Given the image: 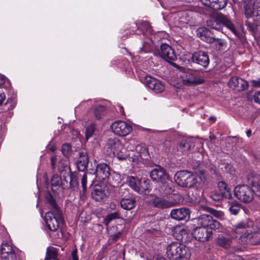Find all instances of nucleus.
Here are the masks:
<instances>
[{
    "instance_id": "nucleus-31",
    "label": "nucleus",
    "mask_w": 260,
    "mask_h": 260,
    "mask_svg": "<svg viewBox=\"0 0 260 260\" xmlns=\"http://www.w3.org/2000/svg\"><path fill=\"white\" fill-rule=\"evenodd\" d=\"M108 146L113 152L114 154L118 153L122 148V145L121 142L116 139H109L108 143Z\"/></svg>"
},
{
    "instance_id": "nucleus-16",
    "label": "nucleus",
    "mask_w": 260,
    "mask_h": 260,
    "mask_svg": "<svg viewBox=\"0 0 260 260\" xmlns=\"http://www.w3.org/2000/svg\"><path fill=\"white\" fill-rule=\"evenodd\" d=\"M190 210L187 208L174 209L171 210L170 216L172 219L178 221H187L189 219Z\"/></svg>"
},
{
    "instance_id": "nucleus-38",
    "label": "nucleus",
    "mask_w": 260,
    "mask_h": 260,
    "mask_svg": "<svg viewBox=\"0 0 260 260\" xmlns=\"http://www.w3.org/2000/svg\"><path fill=\"white\" fill-rule=\"evenodd\" d=\"M217 242L219 246L225 249H228L231 247L232 241L230 238L221 236L218 238Z\"/></svg>"
},
{
    "instance_id": "nucleus-6",
    "label": "nucleus",
    "mask_w": 260,
    "mask_h": 260,
    "mask_svg": "<svg viewBox=\"0 0 260 260\" xmlns=\"http://www.w3.org/2000/svg\"><path fill=\"white\" fill-rule=\"evenodd\" d=\"M234 193L237 199L245 203L251 202L254 197V190L246 185L236 186L234 189Z\"/></svg>"
},
{
    "instance_id": "nucleus-49",
    "label": "nucleus",
    "mask_w": 260,
    "mask_h": 260,
    "mask_svg": "<svg viewBox=\"0 0 260 260\" xmlns=\"http://www.w3.org/2000/svg\"><path fill=\"white\" fill-rule=\"evenodd\" d=\"M122 234V232H119L116 234L111 235L109 237V240H111L112 242H116L121 237Z\"/></svg>"
},
{
    "instance_id": "nucleus-57",
    "label": "nucleus",
    "mask_w": 260,
    "mask_h": 260,
    "mask_svg": "<svg viewBox=\"0 0 260 260\" xmlns=\"http://www.w3.org/2000/svg\"><path fill=\"white\" fill-rule=\"evenodd\" d=\"M57 158L56 156H52L51 157V164L53 169H54L55 167V163L56 161Z\"/></svg>"
},
{
    "instance_id": "nucleus-52",
    "label": "nucleus",
    "mask_w": 260,
    "mask_h": 260,
    "mask_svg": "<svg viewBox=\"0 0 260 260\" xmlns=\"http://www.w3.org/2000/svg\"><path fill=\"white\" fill-rule=\"evenodd\" d=\"M225 170L230 174H233L234 172V168L231 164H227L225 166Z\"/></svg>"
},
{
    "instance_id": "nucleus-26",
    "label": "nucleus",
    "mask_w": 260,
    "mask_h": 260,
    "mask_svg": "<svg viewBox=\"0 0 260 260\" xmlns=\"http://www.w3.org/2000/svg\"><path fill=\"white\" fill-rule=\"evenodd\" d=\"M90 175L89 173H84L82 175H79L81 177V184L82 189L79 191L80 198L81 199L84 200L86 197L87 192V176Z\"/></svg>"
},
{
    "instance_id": "nucleus-37",
    "label": "nucleus",
    "mask_w": 260,
    "mask_h": 260,
    "mask_svg": "<svg viewBox=\"0 0 260 260\" xmlns=\"http://www.w3.org/2000/svg\"><path fill=\"white\" fill-rule=\"evenodd\" d=\"M229 211L233 215H237L241 209V204L237 201L229 202Z\"/></svg>"
},
{
    "instance_id": "nucleus-4",
    "label": "nucleus",
    "mask_w": 260,
    "mask_h": 260,
    "mask_svg": "<svg viewBox=\"0 0 260 260\" xmlns=\"http://www.w3.org/2000/svg\"><path fill=\"white\" fill-rule=\"evenodd\" d=\"M174 180L180 186L188 188L194 187L198 182L197 176L186 170L177 172L174 175Z\"/></svg>"
},
{
    "instance_id": "nucleus-28",
    "label": "nucleus",
    "mask_w": 260,
    "mask_h": 260,
    "mask_svg": "<svg viewBox=\"0 0 260 260\" xmlns=\"http://www.w3.org/2000/svg\"><path fill=\"white\" fill-rule=\"evenodd\" d=\"M194 147V143L190 140L184 139L182 140L179 144L178 150L183 153H187Z\"/></svg>"
},
{
    "instance_id": "nucleus-13",
    "label": "nucleus",
    "mask_w": 260,
    "mask_h": 260,
    "mask_svg": "<svg viewBox=\"0 0 260 260\" xmlns=\"http://www.w3.org/2000/svg\"><path fill=\"white\" fill-rule=\"evenodd\" d=\"M1 257L2 260H17V255L13 246L7 242L1 244Z\"/></svg>"
},
{
    "instance_id": "nucleus-53",
    "label": "nucleus",
    "mask_w": 260,
    "mask_h": 260,
    "mask_svg": "<svg viewBox=\"0 0 260 260\" xmlns=\"http://www.w3.org/2000/svg\"><path fill=\"white\" fill-rule=\"evenodd\" d=\"M115 154L116 155L117 158L120 160H125L127 157V155L126 154L120 153V152H118V153H116Z\"/></svg>"
},
{
    "instance_id": "nucleus-24",
    "label": "nucleus",
    "mask_w": 260,
    "mask_h": 260,
    "mask_svg": "<svg viewBox=\"0 0 260 260\" xmlns=\"http://www.w3.org/2000/svg\"><path fill=\"white\" fill-rule=\"evenodd\" d=\"M91 197L96 201H102L107 197L106 189L101 186H95L91 192Z\"/></svg>"
},
{
    "instance_id": "nucleus-18",
    "label": "nucleus",
    "mask_w": 260,
    "mask_h": 260,
    "mask_svg": "<svg viewBox=\"0 0 260 260\" xmlns=\"http://www.w3.org/2000/svg\"><path fill=\"white\" fill-rule=\"evenodd\" d=\"M151 179L158 182L165 183L169 181V175L166 173L165 170L160 167L153 169L150 172Z\"/></svg>"
},
{
    "instance_id": "nucleus-10",
    "label": "nucleus",
    "mask_w": 260,
    "mask_h": 260,
    "mask_svg": "<svg viewBox=\"0 0 260 260\" xmlns=\"http://www.w3.org/2000/svg\"><path fill=\"white\" fill-rule=\"evenodd\" d=\"M112 131L119 136H126L132 131L131 125L125 121L119 120L114 122L111 125Z\"/></svg>"
},
{
    "instance_id": "nucleus-44",
    "label": "nucleus",
    "mask_w": 260,
    "mask_h": 260,
    "mask_svg": "<svg viewBox=\"0 0 260 260\" xmlns=\"http://www.w3.org/2000/svg\"><path fill=\"white\" fill-rule=\"evenodd\" d=\"M61 151L62 154L66 157L70 155L71 151V146L69 144H64L62 146Z\"/></svg>"
},
{
    "instance_id": "nucleus-56",
    "label": "nucleus",
    "mask_w": 260,
    "mask_h": 260,
    "mask_svg": "<svg viewBox=\"0 0 260 260\" xmlns=\"http://www.w3.org/2000/svg\"><path fill=\"white\" fill-rule=\"evenodd\" d=\"M71 255L73 260H78V257L77 256V250L76 249L72 251Z\"/></svg>"
},
{
    "instance_id": "nucleus-15",
    "label": "nucleus",
    "mask_w": 260,
    "mask_h": 260,
    "mask_svg": "<svg viewBox=\"0 0 260 260\" xmlns=\"http://www.w3.org/2000/svg\"><path fill=\"white\" fill-rule=\"evenodd\" d=\"M144 82L148 88L155 93H160L165 89L164 85L159 80L150 76L145 77Z\"/></svg>"
},
{
    "instance_id": "nucleus-23",
    "label": "nucleus",
    "mask_w": 260,
    "mask_h": 260,
    "mask_svg": "<svg viewBox=\"0 0 260 260\" xmlns=\"http://www.w3.org/2000/svg\"><path fill=\"white\" fill-rule=\"evenodd\" d=\"M204 6L215 11L220 10L225 7L228 0H200Z\"/></svg>"
},
{
    "instance_id": "nucleus-60",
    "label": "nucleus",
    "mask_w": 260,
    "mask_h": 260,
    "mask_svg": "<svg viewBox=\"0 0 260 260\" xmlns=\"http://www.w3.org/2000/svg\"><path fill=\"white\" fill-rule=\"evenodd\" d=\"M63 237V233L61 228H60V233H57V238L58 239H61Z\"/></svg>"
},
{
    "instance_id": "nucleus-3",
    "label": "nucleus",
    "mask_w": 260,
    "mask_h": 260,
    "mask_svg": "<svg viewBox=\"0 0 260 260\" xmlns=\"http://www.w3.org/2000/svg\"><path fill=\"white\" fill-rule=\"evenodd\" d=\"M197 34L202 40L211 44L216 50H223L226 47V42L224 40L213 37L212 32L205 27L198 28Z\"/></svg>"
},
{
    "instance_id": "nucleus-55",
    "label": "nucleus",
    "mask_w": 260,
    "mask_h": 260,
    "mask_svg": "<svg viewBox=\"0 0 260 260\" xmlns=\"http://www.w3.org/2000/svg\"><path fill=\"white\" fill-rule=\"evenodd\" d=\"M252 86L254 87H260V78L251 81Z\"/></svg>"
},
{
    "instance_id": "nucleus-32",
    "label": "nucleus",
    "mask_w": 260,
    "mask_h": 260,
    "mask_svg": "<svg viewBox=\"0 0 260 260\" xmlns=\"http://www.w3.org/2000/svg\"><path fill=\"white\" fill-rule=\"evenodd\" d=\"M46 198L52 210L50 212L53 213L62 212L59 207L56 203V200L50 192L46 194Z\"/></svg>"
},
{
    "instance_id": "nucleus-59",
    "label": "nucleus",
    "mask_w": 260,
    "mask_h": 260,
    "mask_svg": "<svg viewBox=\"0 0 260 260\" xmlns=\"http://www.w3.org/2000/svg\"><path fill=\"white\" fill-rule=\"evenodd\" d=\"M152 260H166L163 256L160 255H155Z\"/></svg>"
},
{
    "instance_id": "nucleus-58",
    "label": "nucleus",
    "mask_w": 260,
    "mask_h": 260,
    "mask_svg": "<svg viewBox=\"0 0 260 260\" xmlns=\"http://www.w3.org/2000/svg\"><path fill=\"white\" fill-rule=\"evenodd\" d=\"M5 77L3 75L0 74V87L2 86L3 84H5Z\"/></svg>"
},
{
    "instance_id": "nucleus-25",
    "label": "nucleus",
    "mask_w": 260,
    "mask_h": 260,
    "mask_svg": "<svg viewBox=\"0 0 260 260\" xmlns=\"http://www.w3.org/2000/svg\"><path fill=\"white\" fill-rule=\"evenodd\" d=\"M107 108L102 105H96L92 108V113L95 119L100 120L106 115Z\"/></svg>"
},
{
    "instance_id": "nucleus-43",
    "label": "nucleus",
    "mask_w": 260,
    "mask_h": 260,
    "mask_svg": "<svg viewBox=\"0 0 260 260\" xmlns=\"http://www.w3.org/2000/svg\"><path fill=\"white\" fill-rule=\"evenodd\" d=\"M95 129V125L93 124H90L87 127L85 132V137L87 140L92 137L94 133Z\"/></svg>"
},
{
    "instance_id": "nucleus-17",
    "label": "nucleus",
    "mask_w": 260,
    "mask_h": 260,
    "mask_svg": "<svg viewBox=\"0 0 260 260\" xmlns=\"http://www.w3.org/2000/svg\"><path fill=\"white\" fill-rule=\"evenodd\" d=\"M151 196L152 199L150 200V203L155 208L164 209L175 205V203L173 202L169 201L155 195L151 194Z\"/></svg>"
},
{
    "instance_id": "nucleus-42",
    "label": "nucleus",
    "mask_w": 260,
    "mask_h": 260,
    "mask_svg": "<svg viewBox=\"0 0 260 260\" xmlns=\"http://www.w3.org/2000/svg\"><path fill=\"white\" fill-rule=\"evenodd\" d=\"M209 197L214 201H218L222 200L223 196L220 192L217 189L210 193Z\"/></svg>"
},
{
    "instance_id": "nucleus-51",
    "label": "nucleus",
    "mask_w": 260,
    "mask_h": 260,
    "mask_svg": "<svg viewBox=\"0 0 260 260\" xmlns=\"http://www.w3.org/2000/svg\"><path fill=\"white\" fill-rule=\"evenodd\" d=\"M253 99L255 103L260 105V90L255 93Z\"/></svg>"
},
{
    "instance_id": "nucleus-50",
    "label": "nucleus",
    "mask_w": 260,
    "mask_h": 260,
    "mask_svg": "<svg viewBox=\"0 0 260 260\" xmlns=\"http://www.w3.org/2000/svg\"><path fill=\"white\" fill-rule=\"evenodd\" d=\"M13 101L12 100L8 99L5 104V106H8L7 109H4V110H10L12 109L14 107V105L12 103Z\"/></svg>"
},
{
    "instance_id": "nucleus-21",
    "label": "nucleus",
    "mask_w": 260,
    "mask_h": 260,
    "mask_svg": "<svg viewBox=\"0 0 260 260\" xmlns=\"http://www.w3.org/2000/svg\"><path fill=\"white\" fill-rule=\"evenodd\" d=\"M229 86L238 91H243L248 86L247 82L238 77H232L228 82Z\"/></svg>"
},
{
    "instance_id": "nucleus-39",
    "label": "nucleus",
    "mask_w": 260,
    "mask_h": 260,
    "mask_svg": "<svg viewBox=\"0 0 260 260\" xmlns=\"http://www.w3.org/2000/svg\"><path fill=\"white\" fill-rule=\"evenodd\" d=\"M57 251L56 248L52 247H48L46 250V254L45 260H58L57 259Z\"/></svg>"
},
{
    "instance_id": "nucleus-36",
    "label": "nucleus",
    "mask_w": 260,
    "mask_h": 260,
    "mask_svg": "<svg viewBox=\"0 0 260 260\" xmlns=\"http://www.w3.org/2000/svg\"><path fill=\"white\" fill-rule=\"evenodd\" d=\"M252 225V222L248 219L241 221L235 225L236 233L237 234L239 233V230L241 229L243 230L244 232L246 231V229L250 228Z\"/></svg>"
},
{
    "instance_id": "nucleus-27",
    "label": "nucleus",
    "mask_w": 260,
    "mask_h": 260,
    "mask_svg": "<svg viewBox=\"0 0 260 260\" xmlns=\"http://www.w3.org/2000/svg\"><path fill=\"white\" fill-rule=\"evenodd\" d=\"M136 205V200L133 197L124 198L120 201L121 207L126 210H130L134 209Z\"/></svg>"
},
{
    "instance_id": "nucleus-12",
    "label": "nucleus",
    "mask_w": 260,
    "mask_h": 260,
    "mask_svg": "<svg viewBox=\"0 0 260 260\" xmlns=\"http://www.w3.org/2000/svg\"><path fill=\"white\" fill-rule=\"evenodd\" d=\"M158 53L161 58L170 63L177 59L174 49L167 44H162L160 45Z\"/></svg>"
},
{
    "instance_id": "nucleus-62",
    "label": "nucleus",
    "mask_w": 260,
    "mask_h": 260,
    "mask_svg": "<svg viewBox=\"0 0 260 260\" xmlns=\"http://www.w3.org/2000/svg\"><path fill=\"white\" fill-rule=\"evenodd\" d=\"M251 133H252V132H251V129H248L246 132V135L248 137H250L251 136Z\"/></svg>"
},
{
    "instance_id": "nucleus-34",
    "label": "nucleus",
    "mask_w": 260,
    "mask_h": 260,
    "mask_svg": "<svg viewBox=\"0 0 260 260\" xmlns=\"http://www.w3.org/2000/svg\"><path fill=\"white\" fill-rule=\"evenodd\" d=\"M68 176L69 177L70 179V188H71L73 190H78L79 187L78 181V177L76 173L70 172L68 173Z\"/></svg>"
},
{
    "instance_id": "nucleus-40",
    "label": "nucleus",
    "mask_w": 260,
    "mask_h": 260,
    "mask_svg": "<svg viewBox=\"0 0 260 260\" xmlns=\"http://www.w3.org/2000/svg\"><path fill=\"white\" fill-rule=\"evenodd\" d=\"M61 183V177L59 176L57 174H55L52 176L51 180V188L53 191L58 189L61 186L60 184Z\"/></svg>"
},
{
    "instance_id": "nucleus-30",
    "label": "nucleus",
    "mask_w": 260,
    "mask_h": 260,
    "mask_svg": "<svg viewBox=\"0 0 260 260\" xmlns=\"http://www.w3.org/2000/svg\"><path fill=\"white\" fill-rule=\"evenodd\" d=\"M152 186L148 179L141 180L138 193L140 194H148L151 190Z\"/></svg>"
},
{
    "instance_id": "nucleus-33",
    "label": "nucleus",
    "mask_w": 260,
    "mask_h": 260,
    "mask_svg": "<svg viewBox=\"0 0 260 260\" xmlns=\"http://www.w3.org/2000/svg\"><path fill=\"white\" fill-rule=\"evenodd\" d=\"M141 179L134 176H128L127 178V182L128 186L134 191L138 193Z\"/></svg>"
},
{
    "instance_id": "nucleus-47",
    "label": "nucleus",
    "mask_w": 260,
    "mask_h": 260,
    "mask_svg": "<svg viewBox=\"0 0 260 260\" xmlns=\"http://www.w3.org/2000/svg\"><path fill=\"white\" fill-rule=\"evenodd\" d=\"M60 185L63 189H67L70 187V182L66 176H63V178L61 177V183L60 184Z\"/></svg>"
},
{
    "instance_id": "nucleus-41",
    "label": "nucleus",
    "mask_w": 260,
    "mask_h": 260,
    "mask_svg": "<svg viewBox=\"0 0 260 260\" xmlns=\"http://www.w3.org/2000/svg\"><path fill=\"white\" fill-rule=\"evenodd\" d=\"M120 218V214L118 212H115L107 215L104 221V223L106 226H108L111 221L116 219Z\"/></svg>"
},
{
    "instance_id": "nucleus-9",
    "label": "nucleus",
    "mask_w": 260,
    "mask_h": 260,
    "mask_svg": "<svg viewBox=\"0 0 260 260\" xmlns=\"http://www.w3.org/2000/svg\"><path fill=\"white\" fill-rule=\"evenodd\" d=\"M198 224L201 227H205L206 229L216 230L219 229L220 224L219 221L214 220L212 217L208 214H202L197 218Z\"/></svg>"
},
{
    "instance_id": "nucleus-61",
    "label": "nucleus",
    "mask_w": 260,
    "mask_h": 260,
    "mask_svg": "<svg viewBox=\"0 0 260 260\" xmlns=\"http://www.w3.org/2000/svg\"><path fill=\"white\" fill-rule=\"evenodd\" d=\"M5 100V96L3 94H0V106H1Z\"/></svg>"
},
{
    "instance_id": "nucleus-54",
    "label": "nucleus",
    "mask_w": 260,
    "mask_h": 260,
    "mask_svg": "<svg viewBox=\"0 0 260 260\" xmlns=\"http://www.w3.org/2000/svg\"><path fill=\"white\" fill-rule=\"evenodd\" d=\"M111 177L113 179H115V183L118 184L120 182L121 179H120V175L118 173H114L113 175H111Z\"/></svg>"
},
{
    "instance_id": "nucleus-1",
    "label": "nucleus",
    "mask_w": 260,
    "mask_h": 260,
    "mask_svg": "<svg viewBox=\"0 0 260 260\" xmlns=\"http://www.w3.org/2000/svg\"><path fill=\"white\" fill-rule=\"evenodd\" d=\"M208 26L212 29L223 32L224 26L228 28L236 37H239L240 32L236 29L231 20L221 13L218 14L215 17L207 21Z\"/></svg>"
},
{
    "instance_id": "nucleus-20",
    "label": "nucleus",
    "mask_w": 260,
    "mask_h": 260,
    "mask_svg": "<svg viewBox=\"0 0 260 260\" xmlns=\"http://www.w3.org/2000/svg\"><path fill=\"white\" fill-rule=\"evenodd\" d=\"M193 235L196 239L204 242L210 239L212 235V232L205 227H197L194 229Z\"/></svg>"
},
{
    "instance_id": "nucleus-46",
    "label": "nucleus",
    "mask_w": 260,
    "mask_h": 260,
    "mask_svg": "<svg viewBox=\"0 0 260 260\" xmlns=\"http://www.w3.org/2000/svg\"><path fill=\"white\" fill-rule=\"evenodd\" d=\"M245 24L249 31L253 34H256L257 31V26L255 23L246 21Z\"/></svg>"
},
{
    "instance_id": "nucleus-48",
    "label": "nucleus",
    "mask_w": 260,
    "mask_h": 260,
    "mask_svg": "<svg viewBox=\"0 0 260 260\" xmlns=\"http://www.w3.org/2000/svg\"><path fill=\"white\" fill-rule=\"evenodd\" d=\"M224 260H241V257L231 253L226 255Z\"/></svg>"
},
{
    "instance_id": "nucleus-64",
    "label": "nucleus",
    "mask_w": 260,
    "mask_h": 260,
    "mask_svg": "<svg viewBox=\"0 0 260 260\" xmlns=\"http://www.w3.org/2000/svg\"><path fill=\"white\" fill-rule=\"evenodd\" d=\"M257 191L260 193V185H258L257 187Z\"/></svg>"
},
{
    "instance_id": "nucleus-2",
    "label": "nucleus",
    "mask_w": 260,
    "mask_h": 260,
    "mask_svg": "<svg viewBox=\"0 0 260 260\" xmlns=\"http://www.w3.org/2000/svg\"><path fill=\"white\" fill-rule=\"evenodd\" d=\"M166 253L170 260H189L191 256L189 248L178 242L169 245Z\"/></svg>"
},
{
    "instance_id": "nucleus-5",
    "label": "nucleus",
    "mask_w": 260,
    "mask_h": 260,
    "mask_svg": "<svg viewBox=\"0 0 260 260\" xmlns=\"http://www.w3.org/2000/svg\"><path fill=\"white\" fill-rule=\"evenodd\" d=\"M45 222L48 229L52 232L57 231L60 225L65 223L62 212H48L45 214Z\"/></svg>"
},
{
    "instance_id": "nucleus-19",
    "label": "nucleus",
    "mask_w": 260,
    "mask_h": 260,
    "mask_svg": "<svg viewBox=\"0 0 260 260\" xmlns=\"http://www.w3.org/2000/svg\"><path fill=\"white\" fill-rule=\"evenodd\" d=\"M95 176L100 180H106L110 176V168L106 163L98 164L96 167Z\"/></svg>"
},
{
    "instance_id": "nucleus-8",
    "label": "nucleus",
    "mask_w": 260,
    "mask_h": 260,
    "mask_svg": "<svg viewBox=\"0 0 260 260\" xmlns=\"http://www.w3.org/2000/svg\"><path fill=\"white\" fill-rule=\"evenodd\" d=\"M190 59L192 63L204 69L207 68L210 63L208 53L205 51L199 50L193 52Z\"/></svg>"
},
{
    "instance_id": "nucleus-35",
    "label": "nucleus",
    "mask_w": 260,
    "mask_h": 260,
    "mask_svg": "<svg viewBox=\"0 0 260 260\" xmlns=\"http://www.w3.org/2000/svg\"><path fill=\"white\" fill-rule=\"evenodd\" d=\"M224 198L230 199L232 197L230 188L224 182H220L218 185V189Z\"/></svg>"
},
{
    "instance_id": "nucleus-14",
    "label": "nucleus",
    "mask_w": 260,
    "mask_h": 260,
    "mask_svg": "<svg viewBox=\"0 0 260 260\" xmlns=\"http://www.w3.org/2000/svg\"><path fill=\"white\" fill-rule=\"evenodd\" d=\"M239 242L241 244L250 243L252 245L260 244V237L256 233L249 232L247 230L239 238Z\"/></svg>"
},
{
    "instance_id": "nucleus-11",
    "label": "nucleus",
    "mask_w": 260,
    "mask_h": 260,
    "mask_svg": "<svg viewBox=\"0 0 260 260\" xmlns=\"http://www.w3.org/2000/svg\"><path fill=\"white\" fill-rule=\"evenodd\" d=\"M245 15L246 18L254 15H260V2L258 1L247 0L244 5Z\"/></svg>"
},
{
    "instance_id": "nucleus-45",
    "label": "nucleus",
    "mask_w": 260,
    "mask_h": 260,
    "mask_svg": "<svg viewBox=\"0 0 260 260\" xmlns=\"http://www.w3.org/2000/svg\"><path fill=\"white\" fill-rule=\"evenodd\" d=\"M207 211L211 214L213 215L214 216L218 218H222L223 215V212H221V211H217L211 208H208Z\"/></svg>"
},
{
    "instance_id": "nucleus-22",
    "label": "nucleus",
    "mask_w": 260,
    "mask_h": 260,
    "mask_svg": "<svg viewBox=\"0 0 260 260\" xmlns=\"http://www.w3.org/2000/svg\"><path fill=\"white\" fill-rule=\"evenodd\" d=\"M76 166L79 171L83 172L87 168L89 163L88 155L86 151L82 150L79 151Z\"/></svg>"
},
{
    "instance_id": "nucleus-29",
    "label": "nucleus",
    "mask_w": 260,
    "mask_h": 260,
    "mask_svg": "<svg viewBox=\"0 0 260 260\" xmlns=\"http://www.w3.org/2000/svg\"><path fill=\"white\" fill-rule=\"evenodd\" d=\"M161 183V185L157 189L160 196H167L174 191L173 184L172 183L169 182V181Z\"/></svg>"
},
{
    "instance_id": "nucleus-7",
    "label": "nucleus",
    "mask_w": 260,
    "mask_h": 260,
    "mask_svg": "<svg viewBox=\"0 0 260 260\" xmlns=\"http://www.w3.org/2000/svg\"><path fill=\"white\" fill-rule=\"evenodd\" d=\"M180 76L183 84L187 86H194L205 82L199 74L189 70L182 72Z\"/></svg>"
},
{
    "instance_id": "nucleus-63",
    "label": "nucleus",
    "mask_w": 260,
    "mask_h": 260,
    "mask_svg": "<svg viewBox=\"0 0 260 260\" xmlns=\"http://www.w3.org/2000/svg\"><path fill=\"white\" fill-rule=\"evenodd\" d=\"M232 248H233V251H238L240 250V249L239 248H234V247H233Z\"/></svg>"
}]
</instances>
